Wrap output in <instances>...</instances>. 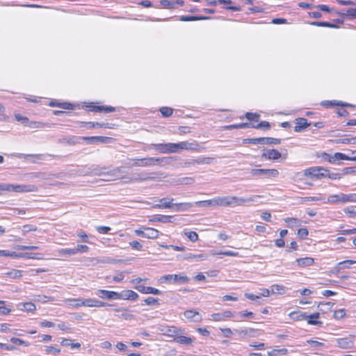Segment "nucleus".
Masks as SVG:
<instances>
[{"label":"nucleus","instance_id":"obj_1","mask_svg":"<svg viewBox=\"0 0 356 356\" xmlns=\"http://www.w3.org/2000/svg\"><path fill=\"white\" fill-rule=\"evenodd\" d=\"M260 195H252L247 199L236 196L216 197L211 200L197 201L195 204L203 207L238 206L253 202Z\"/></svg>","mask_w":356,"mask_h":356},{"label":"nucleus","instance_id":"obj_2","mask_svg":"<svg viewBox=\"0 0 356 356\" xmlns=\"http://www.w3.org/2000/svg\"><path fill=\"white\" fill-rule=\"evenodd\" d=\"M152 146L163 154L178 153L183 150L200 152L204 149V147H201L195 140L193 142L181 141L176 143L152 144Z\"/></svg>","mask_w":356,"mask_h":356},{"label":"nucleus","instance_id":"obj_3","mask_svg":"<svg viewBox=\"0 0 356 356\" xmlns=\"http://www.w3.org/2000/svg\"><path fill=\"white\" fill-rule=\"evenodd\" d=\"M161 332L163 336L170 339V341L181 345L191 346L193 339L188 336L184 335V330L175 325H165L161 328Z\"/></svg>","mask_w":356,"mask_h":356},{"label":"nucleus","instance_id":"obj_4","mask_svg":"<svg viewBox=\"0 0 356 356\" xmlns=\"http://www.w3.org/2000/svg\"><path fill=\"white\" fill-rule=\"evenodd\" d=\"M325 168L321 166H314L305 169L302 172H298L295 174V180L302 181L305 177L312 180H320L325 179Z\"/></svg>","mask_w":356,"mask_h":356},{"label":"nucleus","instance_id":"obj_5","mask_svg":"<svg viewBox=\"0 0 356 356\" xmlns=\"http://www.w3.org/2000/svg\"><path fill=\"white\" fill-rule=\"evenodd\" d=\"M35 185L10 184L0 183V195L3 191H13L17 193L35 192L38 191Z\"/></svg>","mask_w":356,"mask_h":356},{"label":"nucleus","instance_id":"obj_6","mask_svg":"<svg viewBox=\"0 0 356 356\" xmlns=\"http://www.w3.org/2000/svg\"><path fill=\"white\" fill-rule=\"evenodd\" d=\"M147 278L136 277L131 280V283L134 284V289L143 294L161 295L162 291L152 286H145Z\"/></svg>","mask_w":356,"mask_h":356},{"label":"nucleus","instance_id":"obj_7","mask_svg":"<svg viewBox=\"0 0 356 356\" xmlns=\"http://www.w3.org/2000/svg\"><path fill=\"white\" fill-rule=\"evenodd\" d=\"M356 202V194H344L339 193L336 195H331L325 198V203L337 204V203H346Z\"/></svg>","mask_w":356,"mask_h":356},{"label":"nucleus","instance_id":"obj_8","mask_svg":"<svg viewBox=\"0 0 356 356\" xmlns=\"http://www.w3.org/2000/svg\"><path fill=\"white\" fill-rule=\"evenodd\" d=\"M85 110L94 113H113L116 111L112 106L99 105L97 102H90L84 106Z\"/></svg>","mask_w":356,"mask_h":356},{"label":"nucleus","instance_id":"obj_9","mask_svg":"<svg viewBox=\"0 0 356 356\" xmlns=\"http://www.w3.org/2000/svg\"><path fill=\"white\" fill-rule=\"evenodd\" d=\"M131 160L133 161L131 164L132 166L149 167L161 163L163 161V159L155 157H145L141 159L135 158Z\"/></svg>","mask_w":356,"mask_h":356},{"label":"nucleus","instance_id":"obj_10","mask_svg":"<svg viewBox=\"0 0 356 356\" xmlns=\"http://www.w3.org/2000/svg\"><path fill=\"white\" fill-rule=\"evenodd\" d=\"M252 176H266L267 177H276L279 175L277 169H252L250 171Z\"/></svg>","mask_w":356,"mask_h":356},{"label":"nucleus","instance_id":"obj_11","mask_svg":"<svg viewBox=\"0 0 356 356\" xmlns=\"http://www.w3.org/2000/svg\"><path fill=\"white\" fill-rule=\"evenodd\" d=\"M210 6H216L217 4H225L226 7L225 9L232 11H240L241 10V6L232 5V1L230 0H211L207 3Z\"/></svg>","mask_w":356,"mask_h":356},{"label":"nucleus","instance_id":"obj_12","mask_svg":"<svg viewBox=\"0 0 356 356\" xmlns=\"http://www.w3.org/2000/svg\"><path fill=\"white\" fill-rule=\"evenodd\" d=\"M81 127H88L90 128H108V129H115L118 125L113 123H105V122H81Z\"/></svg>","mask_w":356,"mask_h":356},{"label":"nucleus","instance_id":"obj_13","mask_svg":"<svg viewBox=\"0 0 356 356\" xmlns=\"http://www.w3.org/2000/svg\"><path fill=\"white\" fill-rule=\"evenodd\" d=\"M138 294L133 290L127 289L118 293V300L122 299L125 300L134 301L138 298Z\"/></svg>","mask_w":356,"mask_h":356},{"label":"nucleus","instance_id":"obj_14","mask_svg":"<svg viewBox=\"0 0 356 356\" xmlns=\"http://www.w3.org/2000/svg\"><path fill=\"white\" fill-rule=\"evenodd\" d=\"M234 314L231 311L226 310L221 313H214L211 315L213 321H224L234 317Z\"/></svg>","mask_w":356,"mask_h":356},{"label":"nucleus","instance_id":"obj_15","mask_svg":"<svg viewBox=\"0 0 356 356\" xmlns=\"http://www.w3.org/2000/svg\"><path fill=\"white\" fill-rule=\"evenodd\" d=\"M13 258H25L29 259L41 260L44 259V254L42 253H30V252H19L17 253L14 252Z\"/></svg>","mask_w":356,"mask_h":356},{"label":"nucleus","instance_id":"obj_16","mask_svg":"<svg viewBox=\"0 0 356 356\" xmlns=\"http://www.w3.org/2000/svg\"><path fill=\"white\" fill-rule=\"evenodd\" d=\"M96 294L101 298L107 300H118V292L113 291H107L105 289H99Z\"/></svg>","mask_w":356,"mask_h":356},{"label":"nucleus","instance_id":"obj_17","mask_svg":"<svg viewBox=\"0 0 356 356\" xmlns=\"http://www.w3.org/2000/svg\"><path fill=\"white\" fill-rule=\"evenodd\" d=\"M261 156H262V157L265 158L266 159L275 161V160H278L279 159H280L282 156V154L277 149H270L264 150Z\"/></svg>","mask_w":356,"mask_h":356},{"label":"nucleus","instance_id":"obj_18","mask_svg":"<svg viewBox=\"0 0 356 356\" xmlns=\"http://www.w3.org/2000/svg\"><path fill=\"white\" fill-rule=\"evenodd\" d=\"M81 139L86 142H90V143H110L113 140V138L106 136H83L81 138Z\"/></svg>","mask_w":356,"mask_h":356},{"label":"nucleus","instance_id":"obj_19","mask_svg":"<svg viewBox=\"0 0 356 356\" xmlns=\"http://www.w3.org/2000/svg\"><path fill=\"white\" fill-rule=\"evenodd\" d=\"M294 131L296 132L302 131L311 125V123L307 122V120L304 118H296L295 120Z\"/></svg>","mask_w":356,"mask_h":356},{"label":"nucleus","instance_id":"obj_20","mask_svg":"<svg viewBox=\"0 0 356 356\" xmlns=\"http://www.w3.org/2000/svg\"><path fill=\"white\" fill-rule=\"evenodd\" d=\"M319 318L320 312H314L309 315H307L305 321H307V323L309 325L321 326L323 325V322L320 321Z\"/></svg>","mask_w":356,"mask_h":356},{"label":"nucleus","instance_id":"obj_21","mask_svg":"<svg viewBox=\"0 0 356 356\" xmlns=\"http://www.w3.org/2000/svg\"><path fill=\"white\" fill-rule=\"evenodd\" d=\"M297 266L300 268L310 267L314 264V259L310 257L298 258L296 260Z\"/></svg>","mask_w":356,"mask_h":356},{"label":"nucleus","instance_id":"obj_22","mask_svg":"<svg viewBox=\"0 0 356 356\" xmlns=\"http://www.w3.org/2000/svg\"><path fill=\"white\" fill-rule=\"evenodd\" d=\"M83 307H105L108 305V303L102 301H99L95 299H83Z\"/></svg>","mask_w":356,"mask_h":356},{"label":"nucleus","instance_id":"obj_23","mask_svg":"<svg viewBox=\"0 0 356 356\" xmlns=\"http://www.w3.org/2000/svg\"><path fill=\"white\" fill-rule=\"evenodd\" d=\"M289 317L293 321H302L306 320L307 314L300 310H295L289 313Z\"/></svg>","mask_w":356,"mask_h":356},{"label":"nucleus","instance_id":"obj_24","mask_svg":"<svg viewBox=\"0 0 356 356\" xmlns=\"http://www.w3.org/2000/svg\"><path fill=\"white\" fill-rule=\"evenodd\" d=\"M49 106L51 107H58L66 110H72L74 105L70 102H58L56 100L49 102Z\"/></svg>","mask_w":356,"mask_h":356},{"label":"nucleus","instance_id":"obj_25","mask_svg":"<svg viewBox=\"0 0 356 356\" xmlns=\"http://www.w3.org/2000/svg\"><path fill=\"white\" fill-rule=\"evenodd\" d=\"M60 344L63 346H70L72 349H79L81 346L79 342H75L74 340L67 338H63L60 341Z\"/></svg>","mask_w":356,"mask_h":356},{"label":"nucleus","instance_id":"obj_26","mask_svg":"<svg viewBox=\"0 0 356 356\" xmlns=\"http://www.w3.org/2000/svg\"><path fill=\"white\" fill-rule=\"evenodd\" d=\"M321 105L325 108H330L333 106H352L350 104H343L341 102H338L336 100L333 101H323L321 103Z\"/></svg>","mask_w":356,"mask_h":356},{"label":"nucleus","instance_id":"obj_27","mask_svg":"<svg viewBox=\"0 0 356 356\" xmlns=\"http://www.w3.org/2000/svg\"><path fill=\"white\" fill-rule=\"evenodd\" d=\"M172 201H173V199H170V200H168L165 198H162L159 200V204L154 205V208H157V209L172 208V207H173Z\"/></svg>","mask_w":356,"mask_h":356},{"label":"nucleus","instance_id":"obj_28","mask_svg":"<svg viewBox=\"0 0 356 356\" xmlns=\"http://www.w3.org/2000/svg\"><path fill=\"white\" fill-rule=\"evenodd\" d=\"M145 230H146L147 239H156L160 235V232L153 227H145Z\"/></svg>","mask_w":356,"mask_h":356},{"label":"nucleus","instance_id":"obj_29","mask_svg":"<svg viewBox=\"0 0 356 356\" xmlns=\"http://www.w3.org/2000/svg\"><path fill=\"white\" fill-rule=\"evenodd\" d=\"M348 161V156L341 152H337L332 156H329L328 161L331 163H335L337 161Z\"/></svg>","mask_w":356,"mask_h":356},{"label":"nucleus","instance_id":"obj_30","mask_svg":"<svg viewBox=\"0 0 356 356\" xmlns=\"http://www.w3.org/2000/svg\"><path fill=\"white\" fill-rule=\"evenodd\" d=\"M333 305L334 303L331 302H321L318 303V307H320L319 309L322 314H326L331 312Z\"/></svg>","mask_w":356,"mask_h":356},{"label":"nucleus","instance_id":"obj_31","mask_svg":"<svg viewBox=\"0 0 356 356\" xmlns=\"http://www.w3.org/2000/svg\"><path fill=\"white\" fill-rule=\"evenodd\" d=\"M213 160H214L213 158L203 156V157L198 158L197 159L192 160L191 162H190V163L192 165L209 164Z\"/></svg>","mask_w":356,"mask_h":356},{"label":"nucleus","instance_id":"obj_32","mask_svg":"<svg viewBox=\"0 0 356 356\" xmlns=\"http://www.w3.org/2000/svg\"><path fill=\"white\" fill-rule=\"evenodd\" d=\"M325 202V197L321 195L318 194L317 196H307L302 197V202Z\"/></svg>","mask_w":356,"mask_h":356},{"label":"nucleus","instance_id":"obj_33","mask_svg":"<svg viewBox=\"0 0 356 356\" xmlns=\"http://www.w3.org/2000/svg\"><path fill=\"white\" fill-rule=\"evenodd\" d=\"M310 25L316 26H322V27H328V28H339V26L334 24H332L329 22H312L309 23Z\"/></svg>","mask_w":356,"mask_h":356},{"label":"nucleus","instance_id":"obj_34","mask_svg":"<svg viewBox=\"0 0 356 356\" xmlns=\"http://www.w3.org/2000/svg\"><path fill=\"white\" fill-rule=\"evenodd\" d=\"M173 281L177 283H188L190 281V278L184 274H175L173 275Z\"/></svg>","mask_w":356,"mask_h":356},{"label":"nucleus","instance_id":"obj_35","mask_svg":"<svg viewBox=\"0 0 356 356\" xmlns=\"http://www.w3.org/2000/svg\"><path fill=\"white\" fill-rule=\"evenodd\" d=\"M209 17H202V16H181L179 18L180 21L182 22H190V21H198V20H203V19H207Z\"/></svg>","mask_w":356,"mask_h":356},{"label":"nucleus","instance_id":"obj_36","mask_svg":"<svg viewBox=\"0 0 356 356\" xmlns=\"http://www.w3.org/2000/svg\"><path fill=\"white\" fill-rule=\"evenodd\" d=\"M270 138H247L243 140L245 143L252 144H264L266 140H268Z\"/></svg>","mask_w":356,"mask_h":356},{"label":"nucleus","instance_id":"obj_37","mask_svg":"<svg viewBox=\"0 0 356 356\" xmlns=\"http://www.w3.org/2000/svg\"><path fill=\"white\" fill-rule=\"evenodd\" d=\"M338 144H356V137H345L335 140Z\"/></svg>","mask_w":356,"mask_h":356},{"label":"nucleus","instance_id":"obj_38","mask_svg":"<svg viewBox=\"0 0 356 356\" xmlns=\"http://www.w3.org/2000/svg\"><path fill=\"white\" fill-rule=\"evenodd\" d=\"M284 222L286 223L287 226L290 228L300 226L301 225V222L296 218H286L284 219Z\"/></svg>","mask_w":356,"mask_h":356},{"label":"nucleus","instance_id":"obj_39","mask_svg":"<svg viewBox=\"0 0 356 356\" xmlns=\"http://www.w3.org/2000/svg\"><path fill=\"white\" fill-rule=\"evenodd\" d=\"M192 207V204L189 202L177 203L173 204L172 208L176 211H185L189 209Z\"/></svg>","mask_w":356,"mask_h":356},{"label":"nucleus","instance_id":"obj_40","mask_svg":"<svg viewBox=\"0 0 356 356\" xmlns=\"http://www.w3.org/2000/svg\"><path fill=\"white\" fill-rule=\"evenodd\" d=\"M143 301L145 305L148 306H159L161 304L159 298L151 296L145 298Z\"/></svg>","mask_w":356,"mask_h":356},{"label":"nucleus","instance_id":"obj_41","mask_svg":"<svg viewBox=\"0 0 356 356\" xmlns=\"http://www.w3.org/2000/svg\"><path fill=\"white\" fill-rule=\"evenodd\" d=\"M337 343L339 347L341 348H348L350 347L351 341L348 340L347 338H341L337 340Z\"/></svg>","mask_w":356,"mask_h":356},{"label":"nucleus","instance_id":"obj_42","mask_svg":"<svg viewBox=\"0 0 356 356\" xmlns=\"http://www.w3.org/2000/svg\"><path fill=\"white\" fill-rule=\"evenodd\" d=\"M325 178H328L332 180L340 179L341 178V174L339 172H330V170L325 168L324 172Z\"/></svg>","mask_w":356,"mask_h":356},{"label":"nucleus","instance_id":"obj_43","mask_svg":"<svg viewBox=\"0 0 356 356\" xmlns=\"http://www.w3.org/2000/svg\"><path fill=\"white\" fill-rule=\"evenodd\" d=\"M67 301L69 302L70 305L73 307H83V305H82L83 299H81V298H70Z\"/></svg>","mask_w":356,"mask_h":356},{"label":"nucleus","instance_id":"obj_44","mask_svg":"<svg viewBox=\"0 0 356 356\" xmlns=\"http://www.w3.org/2000/svg\"><path fill=\"white\" fill-rule=\"evenodd\" d=\"M286 288L283 285L273 284L271 286V292L273 293L282 294L285 292Z\"/></svg>","mask_w":356,"mask_h":356},{"label":"nucleus","instance_id":"obj_45","mask_svg":"<svg viewBox=\"0 0 356 356\" xmlns=\"http://www.w3.org/2000/svg\"><path fill=\"white\" fill-rule=\"evenodd\" d=\"M159 111L164 118H168L173 113V108L168 106H163L159 108Z\"/></svg>","mask_w":356,"mask_h":356},{"label":"nucleus","instance_id":"obj_46","mask_svg":"<svg viewBox=\"0 0 356 356\" xmlns=\"http://www.w3.org/2000/svg\"><path fill=\"white\" fill-rule=\"evenodd\" d=\"M346 316V313L344 309H337L334 312L333 317L336 320H341Z\"/></svg>","mask_w":356,"mask_h":356},{"label":"nucleus","instance_id":"obj_47","mask_svg":"<svg viewBox=\"0 0 356 356\" xmlns=\"http://www.w3.org/2000/svg\"><path fill=\"white\" fill-rule=\"evenodd\" d=\"M6 301L0 300V314L8 315L11 312V308L6 307Z\"/></svg>","mask_w":356,"mask_h":356},{"label":"nucleus","instance_id":"obj_48","mask_svg":"<svg viewBox=\"0 0 356 356\" xmlns=\"http://www.w3.org/2000/svg\"><path fill=\"white\" fill-rule=\"evenodd\" d=\"M26 126L33 129H42L45 127L47 124L41 122L29 121V123L26 124Z\"/></svg>","mask_w":356,"mask_h":356},{"label":"nucleus","instance_id":"obj_49","mask_svg":"<svg viewBox=\"0 0 356 356\" xmlns=\"http://www.w3.org/2000/svg\"><path fill=\"white\" fill-rule=\"evenodd\" d=\"M160 5L166 9L174 10L175 8V2L169 0H161Z\"/></svg>","mask_w":356,"mask_h":356},{"label":"nucleus","instance_id":"obj_50","mask_svg":"<svg viewBox=\"0 0 356 356\" xmlns=\"http://www.w3.org/2000/svg\"><path fill=\"white\" fill-rule=\"evenodd\" d=\"M37 230H38V227L36 225H29V224L24 225L22 229V234L24 235H25L26 234H27L30 232H35Z\"/></svg>","mask_w":356,"mask_h":356},{"label":"nucleus","instance_id":"obj_51","mask_svg":"<svg viewBox=\"0 0 356 356\" xmlns=\"http://www.w3.org/2000/svg\"><path fill=\"white\" fill-rule=\"evenodd\" d=\"M184 234L192 242H196L199 239L198 234L196 232H194V231L185 232Z\"/></svg>","mask_w":356,"mask_h":356},{"label":"nucleus","instance_id":"obj_52","mask_svg":"<svg viewBox=\"0 0 356 356\" xmlns=\"http://www.w3.org/2000/svg\"><path fill=\"white\" fill-rule=\"evenodd\" d=\"M45 352L48 354H52L54 355H58L60 353L61 350L60 348H56L53 346H47L45 347Z\"/></svg>","mask_w":356,"mask_h":356},{"label":"nucleus","instance_id":"obj_53","mask_svg":"<svg viewBox=\"0 0 356 356\" xmlns=\"http://www.w3.org/2000/svg\"><path fill=\"white\" fill-rule=\"evenodd\" d=\"M60 255H74L76 254L74 248H63L58 250Z\"/></svg>","mask_w":356,"mask_h":356},{"label":"nucleus","instance_id":"obj_54","mask_svg":"<svg viewBox=\"0 0 356 356\" xmlns=\"http://www.w3.org/2000/svg\"><path fill=\"white\" fill-rule=\"evenodd\" d=\"M10 341L11 343H13V344H15V346H22V345H24L26 346H28L29 345V343L28 342H26L25 341L19 339V338H17V337H11L10 339Z\"/></svg>","mask_w":356,"mask_h":356},{"label":"nucleus","instance_id":"obj_55","mask_svg":"<svg viewBox=\"0 0 356 356\" xmlns=\"http://www.w3.org/2000/svg\"><path fill=\"white\" fill-rule=\"evenodd\" d=\"M298 236L302 239H306L309 235V232L307 228H300L297 232Z\"/></svg>","mask_w":356,"mask_h":356},{"label":"nucleus","instance_id":"obj_56","mask_svg":"<svg viewBox=\"0 0 356 356\" xmlns=\"http://www.w3.org/2000/svg\"><path fill=\"white\" fill-rule=\"evenodd\" d=\"M260 115L256 113L248 112L245 113V118L250 121L257 122Z\"/></svg>","mask_w":356,"mask_h":356},{"label":"nucleus","instance_id":"obj_57","mask_svg":"<svg viewBox=\"0 0 356 356\" xmlns=\"http://www.w3.org/2000/svg\"><path fill=\"white\" fill-rule=\"evenodd\" d=\"M184 316L188 319H192L195 316H199V312L193 309H188L184 312Z\"/></svg>","mask_w":356,"mask_h":356},{"label":"nucleus","instance_id":"obj_58","mask_svg":"<svg viewBox=\"0 0 356 356\" xmlns=\"http://www.w3.org/2000/svg\"><path fill=\"white\" fill-rule=\"evenodd\" d=\"M23 307L24 309L27 312H33L36 309L35 304L31 302L24 303Z\"/></svg>","mask_w":356,"mask_h":356},{"label":"nucleus","instance_id":"obj_59","mask_svg":"<svg viewBox=\"0 0 356 356\" xmlns=\"http://www.w3.org/2000/svg\"><path fill=\"white\" fill-rule=\"evenodd\" d=\"M270 125L269 122L267 121H262V122L257 124L256 125H252V128H254V129L264 128L266 129H270Z\"/></svg>","mask_w":356,"mask_h":356},{"label":"nucleus","instance_id":"obj_60","mask_svg":"<svg viewBox=\"0 0 356 356\" xmlns=\"http://www.w3.org/2000/svg\"><path fill=\"white\" fill-rule=\"evenodd\" d=\"M15 118L17 121L21 122L22 124L26 126V124L29 123V118L26 116H23L20 115L19 113L15 114Z\"/></svg>","mask_w":356,"mask_h":356},{"label":"nucleus","instance_id":"obj_61","mask_svg":"<svg viewBox=\"0 0 356 356\" xmlns=\"http://www.w3.org/2000/svg\"><path fill=\"white\" fill-rule=\"evenodd\" d=\"M75 251H76V254L78 253H85L88 252L89 250V247L86 245H81L79 244L77 245L76 248H74Z\"/></svg>","mask_w":356,"mask_h":356},{"label":"nucleus","instance_id":"obj_62","mask_svg":"<svg viewBox=\"0 0 356 356\" xmlns=\"http://www.w3.org/2000/svg\"><path fill=\"white\" fill-rule=\"evenodd\" d=\"M145 227H141L138 229H135L134 231V234L138 236L147 238L146 230H145Z\"/></svg>","mask_w":356,"mask_h":356},{"label":"nucleus","instance_id":"obj_63","mask_svg":"<svg viewBox=\"0 0 356 356\" xmlns=\"http://www.w3.org/2000/svg\"><path fill=\"white\" fill-rule=\"evenodd\" d=\"M130 247L136 250H141L143 249L142 244L138 241H132L129 242Z\"/></svg>","mask_w":356,"mask_h":356},{"label":"nucleus","instance_id":"obj_64","mask_svg":"<svg viewBox=\"0 0 356 356\" xmlns=\"http://www.w3.org/2000/svg\"><path fill=\"white\" fill-rule=\"evenodd\" d=\"M191 132V128L187 126H180L178 128V134L179 135H185Z\"/></svg>","mask_w":356,"mask_h":356}]
</instances>
